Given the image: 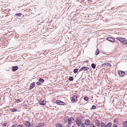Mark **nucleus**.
I'll return each instance as SVG.
<instances>
[{
	"mask_svg": "<svg viewBox=\"0 0 127 127\" xmlns=\"http://www.w3.org/2000/svg\"><path fill=\"white\" fill-rule=\"evenodd\" d=\"M116 39L122 43L124 45H126L127 44V40L125 38H123L121 37H118L116 38Z\"/></svg>",
	"mask_w": 127,
	"mask_h": 127,
	"instance_id": "1",
	"label": "nucleus"
},
{
	"mask_svg": "<svg viewBox=\"0 0 127 127\" xmlns=\"http://www.w3.org/2000/svg\"><path fill=\"white\" fill-rule=\"evenodd\" d=\"M77 97L76 95H71L70 97L71 100L73 102H75L77 101Z\"/></svg>",
	"mask_w": 127,
	"mask_h": 127,
	"instance_id": "2",
	"label": "nucleus"
},
{
	"mask_svg": "<svg viewBox=\"0 0 127 127\" xmlns=\"http://www.w3.org/2000/svg\"><path fill=\"white\" fill-rule=\"evenodd\" d=\"M39 103L41 105H45L46 104V101L45 100L41 98L39 101Z\"/></svg>",
	"mask_w": 127,
	"mask_h": 127,
	"instance_id": "3",
	"label": "nucleus"
},
{
	"mask_svg": "<svg viewBox=\"0 0 127 127\" xmlns=\"http://www.w3.org/2000/svg\"><path fill=\"white\" fill-rule=\"evenodd\" d=\"M56 103L58 105H65V103L63 101H62L59 100H57L56 101Z\"/></svg>",
	"mask_w": 127,
	"mask_h": 127,
	"instance_id": "4",
	"label": "nucleus"
},
{
	"mask_svg": "<svg viewBox=\"0 0 127 127\" xmlns=\"http://www.w3.org/2000/svg\"><path fill=\"white\" fill-rule=\"evenodd\" d=\"M106 66L111 67V64L109 63H105L102 64L101 65V66L102 67H105Z\"/></svg>",
	"mask_w": 127,
	"mask_h": 127,
	"instance_id": "5",
	"label": "nucleus"
},
{
	"mask_svg": "<svg viewBox=\"0 0 127 127\" xmlns=\"http://www.w3.org/2000/svg\"><path fill=\"white\" fill-rule=\"evenodd\" d=\"M75 123L77 125L79 126H80L81 123V120L80 119H76L75 120Z\"/></svg>",
	"mask_w": 127,
	"mask_h": 127,
	"instance_id": "6",
	"label": "nucleus"
},
{
	"mask_svg": "<svg viewBox=\"0 0 127 127\" xmlns=\"http://www.w3.org/2000/svg\"><path fill=\"white\" fill-rule=\"evenodd\" d=\"M125 72L122 70H120L118 72L119 75L121 77H122L125 74Z\"/></svg>",
	"mask_w": 127,
	"mask_h": 127,
	"instance_id": "7",
	"label": "nucleus"
},
{
	"mask_svg": "<svg viewBox=\"0 0 127 127\" xmlns=\"http://www.w3.org/2000/svg\"><path fill=\"white\" fill-rule=\"evenodd\" d=\"M107 40L112 42H115V40L114 39L112 38L108 37L107 38Z\"/></svg>",
	"mask_w": 127,
	"mask_h": 127,
	"instance_id": "8",
	"label": "nucleus"
},
{
	"mask_svg": "<svg viewBox=\"0 0 127 127\" xmlns=\"http://www.w3.org/2000/svg\"><path fill=\"white\" fill-rule=\"evenodd\" d=\"M18 68V66H12V70L14 72L17 70Z\"/></svg>",
	"mask_w": 127,
	"mask_h": 127,
	"instance_id": "9",
	"label": "nucleus"
},
{
	"mask_svg": "<svg viewBox=\"0 0 127 127\" xmlns=\"http://www.w3.org/2000/svg\"><path fill=\"white\" fill-rule=\"evenodd\" d=\"M35 85L34 82H33L31 83L30 86L29 88V90H31L33 88Z\"/></svg>",
	"mask_w": 127,
	"mask_h": 127,
	"instance_id": "10",
	"label": "nucleus"
},
{
	"mask_svg": "<svg viewBox=\"0 0 127 127\" xmlns=\"http://www.w3.org/2000/svg\"><path fill=\"white\" fill-rule=\"evenodd\" d=\"M73 119L72 117H70L68 119V124H71L72 122V120Z\"/></svg>",
	"mask_w": 127,
	"mask_h": 127,
	"instance_id": "11",
	"label": "nucleus"
},
{
	"mask_svg": "<svg viewBox=\"0 0 127 127\" xmlns=\"http://www.w3.org/2000/svg\"><path fill=\"white\" fill-rule=\"evenodd\" d=\"M85 122L86 125H88L90 123V121L89 120L87 119L85 120Z\"/></svg>",
	"mask_w": 127,
	"mask_h": 127,
	"instance_id": "12",
	"label": "nucleus"
},
{
	"mask_svg": "<svg viewBox=\"0 0 127 127\" xmlns=\"http://www.w3.org/2000/svg\"><path fill=\"white\" fill-rule=\"evenodd\" d=\"M95 124L96 126L97 127H99L100 126V122L98 120H96L95 121Z\"/></svg>",
	"mask_w": 127,
	"mask_h": 127,
	"instance_id": "13",
	"label": "nucleus"
},
{
	"mask_svg": "<svg viewBox=\"0 0 127 127\" xmlns=\"http://www.w3.org/2000/svg\"><path fill=\"white\" fill-rule=\"evenodd\" d=\"M44 124L42 123H40L38 124L36 127H42L44 125Z\"/></svg>",
	"mask_w": 127,
	"mask_h": 127,
	"instance_id": "14",
	"label": "nucleus"
},
{
	"mask_svg": "<svg viewBox=\"0 0 127 127\" xmlns=\"http://www.w3.org/2000/svg\"><path fill=\"white\" fill-rule=\"evenodd\" d=\"M123 126L124 127H127V121H125L123 122Z\"/></svg>",
	"mask_w": 127,
	"mask_h": 127,
	"instance_id": "15",
	"label": "nucleus"
},
{
	"mask_svg": "<svg viewBox=\"0 0 127 127\" xmlns=\"http://www.w3.org/2000/svg\"><path fill=\"white\" fill-rule=\"evenodd\" d=\"M112 124V123L111 122H108L106 125V127H111Z\"/></svg>",
	"mask_w": 127,
	"mask_h": 127,
	"instance_id": "16",
	"label": "nucleus"
},
{
	"mask_svg": "<svg viewBox=\"0 0 127 127\" xmlns=\"http://www.w3.org/2000/svg\"><path fill=\"white\" fill-rule=\"evenodd\" d=\"M25 125L27 127H29L30 125V124L28 121H26V122Z\"/></svg>",
	"mask_w": 127,
	"mask_h": 127,
	"instance_id": "17",
	"label": "nucleus"
},
{
	"mask_svg": "<svg viewBox=\"0 0 127 127\" xmlns=\"http://www.w3.org/2000/svg\"><path fill=\"white\" fill-rule=\"evenodd\" d=\"M82 68L83 69V70L84 71L87 70L89 69V68L88 67L83 66L82 67Z\"/></svg>",
	"mask_w": 127,
	"mask_h": 127,
	"instance_id": "18",
	"label": "nucleus"
},
{
	"mask_svg": "<svg viewBox=\"0 0 127 127\" xmlns=\"http://www.w3.org/2000/svg\"><path fill=\"white\" fill-rule=\"evenodd\" d=\"M56 127H63L62 125L60 123L56 124Z\"/></svg>",
	"mask_w": 127,
	"mask_h": 127,
	"instance_id": "19",
	"label": "nucleus"
},
{
	"mask_svg": "<svg viewBox=\"0 0 127 127\" xmlns=\"http://www.w3.org/2000/svg\"><path fill=\"white\" fill-rule=\"evenodd\" d=\"M100 125L101 127H106V125L103 122H102L101 123Z\"/></svg>",
	"mask_w": 127,
	"mask_h": 127,
	"instance_id": "20",
	"label": "nucleus"
},
{
	"mask_svg": "<svg viewBox=\"0 0 127 127\" xmlns=\"http://www.w3.org/2000/svg\"><path fill=\"white\" fill-rule=\"evenodd\" d=\"M91 66L93 69H95L96 67V65L94 63H93L91 64Z\"/></svg>",
	"mask_w": 127,
	"mask_h": 127,
	"instance_id": "21",
	"label": "nucleus"
},
{
	"mask_svg": "<svg viewBox=\"0 0 127 127\" xmlns=\"http://www.w3.org/2000/svg\"><path fill=\"white\" fill-rule=\"evenodd\" d=\"M38 81L41 83H43L44 82V80L42 78H40L38 80Z\"/></svg>",
	"mask_w": 127,
	"mask_h": 127,
	"instance_id": "22",
	"label": "nucleus"
},
{
	"mask_svg": "<svg viewBox=\"0 0 127 127\" xmlns=\"http://www.w3.org/2000/svg\"><path fill=\"white\" fill-rule=\"evenodd\" d=\"M22 15V14L21 13H16L15 14L14 16H16V17H20Z\"/></svg>",
	"mask_w": 127,
	"mask_h": 127,
	"instance_id": "23",
	"label": "nucleus"
},
{
	"mask_svg": "<svg viewBox=\"0 0 127 127\" xmlns=\"http://www.w3.org/2000/svg\"><path fill=\"white\" fill-rule=\"evenodd\" d=\"M99 53V51H98V49H96V51H95V55H98Z\"/></svg>",
	"mask_w": 127,
	"mask_h": 127,
	"instance_id": "24",
	"label": "nucleus"
},
{
	"mask_svg": "<svg viewBox=\"0 0 127 127\" xmlns=\"http://www.w3.org/2000/svg\"><path fill=\"white\" fill-rule=\"evenodd\" d=\"M73 80V77L72 76H70L69 78V80L70 81H72Z\"/></svg>",
	"mask_w": 127,
	"mask_h": 127,
	"instance_id": "25",
	"label": "nucleus"
},
{
	"mask_svg": "<svg viewBox=\"0 0 127 127\" xmlns=\"http://www.w3.org/2000/svg\"><path fill=\"white\" fill-rule=\"evenodd\" d=\"M68 117L67 116L64 119V122L65 123H67V120H68Z\"/></svg>",
	"mask_w": 127,
	"mask_h": 127,
	"instance_id": "26",
	"label": "nucleus"
},
{
	"mask_svg": "<svg viewBox=\"0 0 127 127\" xmlns=\"http://www.w3.org/2000/svg\"><path fill=\"white\" fill-rule=\"evenodd\" d=\"M11 111L13 112H15L17 111V109L15 108H12L11 109Z\"/></svg>",
	"mask_w": 127,
	"mask_h": 127,
	"instance_id": "27",
	"label": "nucleus"
},
{
	"mask_svg": "<svg viewBox=\"0 0 127 127\" xmlns=\"http://www.w3.org/2000/svg\"><path fill=\"white\" fill-rule=\"evenodd\" d=\"M78 69L77 68L74 69L73 70V72L74 73H76L77 72Z\"/></svg>",
	"mask_w": 127,
	"mask_h": 127,
	"instance_id": "28",
	"label": "nucleus"
},
{
	"mask_svg": "<svg viewBox=\"0 0 127 127\" xmlns=\"http://www.w3.org/2000/svg\"><path fill=\"white\" fill-rule=\"evenodd\" d=\"M15 100L16 101L17 103H19V102H21L22 101L21 99H15Z\"/></svg>",
	"mask_w": 127,
	"mask_h": 127,
	"instance_id": "29",
	"label": "nucleus"
},
{
	"mask_svg": "<svg viewBox=\"0 0 127 127\" xmlns=\"http://www.w3.org/2000/svg\"><path fill=\"white\" fill-rule=\"evenodd\" d=\"M96 108V107L95 106V105H92V107H91V109H90L91 110L92 109H95Z\"/></svg>",
	"mask_w": 127,
	"mask_h": 127,
	"instance_id": "30",
	"label": "nucleus"
},
{
	"mask_svg": "<svg viewBox=\"0 0 127 127\" xmlns=\"http://www.w3.org/2000/svg\"><path fill=\"white\" fill-rule=\"evenodd\" d=\"M36 85L38 86H40L41 85V82L38 81L36 83Z\"/></svg>",
	"mask_w": 127,
	"mask_h": 127,
	"instance_id": "31",
	"label": "nucleus"
},
{
	"mask_svg": "<svg viewBox=\"0 0 127 127\" xmlns=\"http://www.w3.org/2000/svg\"><path fill=\"white\" fill-rule=\"evenodd\" d=\"M84 99L85 100L87 101H88L89 100L88 98L87 97H85L84 98Z\"/></svg>",
	"mask_w": 127,
	"mask_h": 127,
	"instance_id": "32",
	"label": "nucleus"
},
{
	"mask_svg": "<svg viewBox=\"0 0 127 127\" xmlns=\"http://www.w3.org/2000/svg\"><path fill=\"white\" fill-rule=\"evenodd\" d=\"M80 127H85V125L84 123H82Z\"/></svg>",
	"mask_w": 127,
	"mask_h": 127,
	"instance_id": "33",
	"label": "nucleus"
},
{
	"mask_svg": "<svg viewBox=\"0 0 127 127\" xmlns=\"http://www.w3.org/2000/svg\"><path fill=\"white\" fill-rule=\"evenodd\" d=\"M17 126V124H13L11 127H16Z\"/></svg>",
	"mask_w": 127,
	"mask_h": 127,
	"instance_id": "34",
	"label": "nucleus"
},
{
	"mask_svg": "<svg viewBox=\"0 0 127 127\" xmlns=\"http://www.w3.org/2000/svg\"><path fill=\"white\" fill-rule=\"evenodd\" d=\"M118 121V119H116L114 120L113 122L115 123H116Z\"/></svg>",
	"mask_w": 127,
	"mask_h": 127,
	"instance_id": "35",
	"label": "nucleus"
},
{
	"mask_svg": "<svg viewBox=\"0 0 127 127\" xmlns=\"http://www.w3.org/2000/svg\"><path fill=\"white\" fill-rule=\"evenodd\" d=\"M17 127H23L22 125H17Z\"/></svg>",
	"mask_w": 127,
	"mask_h": 127,
	"instance_id": "36",
	"label": "nucleus"
},
{
	"mask_svg": "<svg viewBox=\"0 0 127 127\" xmlns=\"http://www.w3.org/2000/svg\"><path fill=\"white\" fill-rule=\"evenodd\" d=\"M6 124H7V123H3L2 126L3 127H5L6 126Z\"/></svg>",
	"mask_w": 127,
	"mask_h": 127,
	"instance_id": "37",
	"label": "nucleus"
},
{
	"mask_svg": "<svg viewBox=\"0 0 127 127\" xmlns=\"http://www.w3.org/2000/svg\"><path fill=\"white\" fill-rule=\"evenodd\" d=\"M94 126V124H90L89 126L90 127H92L93 126Z\"/></svg>",
	"mask_w": 127,
	"mask_h": 127,
	"instance_id": "38",
	"label": "nucleus"
},
{
	"mask_svg": "<svg viewBox=\"0 0 127 127\" xmlns=\"http://www.w3.org/2000/svg\"><path fill=\"white\" fill-rule=\"evenodd\" d=\"M113 127H118V126L116 124H114L113 125Z\"/></svg>",
	"mask_w": 127,
	"mask_h": 127,
	"instance_id": "39",
	"label": "nucleus"
},
{
	"mask_svg": "<svg viewBox=\"0 0 127 127\" xmlns=\"http://www.w3.org/2000/svg\"><path fill=\"white\" fill-rule=\"evenodd\" d=\"M83 70V69L82 67L79 69V72H80Z\"/></svg>",
	"mask_w": 127,
	"mask_h": 127,
	"instance_id": "40",
	"label": "nucleus"
},
{
	"mask_svg": "<svg viewBox=\"0 0 127 127\" xmlns=\"http://www.w3.org/2000/svg\"><path fill=\"white\" fill-rule=\"evenodd\" d=\"M29 126L30 127H33V125L32 124H31Z\"/></svg>",
	"mask_w": 127,
	"mask_h": 127,
	"instance_id": "41",
	"label": "nucleus"
},
{
	"mask_svg": "<svg viewBox=\"0 0 127 127\" xmlns=\"http://www.w3.org/2000/svg\"><path fill=\"white\" fill-rule=\"evenodd\" d=\"M70 126H71V124H68V125L67 126V127H69Z\"/></svg>",
	"mask_w": 127,
	"mask_h": 127,
	"instance_id": "42",
	"label": "nucleus"
},
{
	"mask_svg": "<svg viewBox=\"0 0 127 127\" xmlns=\"http://www.w3.org/2000/svg\"><path fill=\"white\" fill-rule=\"evenodd\" d=\"M81 119L80 120H82V119H83V117H80V118Z\"/></svg>",
	"mask_w": 127,
	"mask_h": 127,
	"instance_id": "43",
	"label": "nucleus"
},
{
	"mask_svg": "<svg viewBox=\"0 0 127 127\" xmlns=\"http://www.w3.org/2000/svg\"><path fill=\"white\" fill-rule=\"evenodd\" d=\"M86 62L88 63V60H86Z\"/></svg>",
	"mask_w": 127,
	"mask_h": 127,
	"instance_id": "44",
	"label": "nucleus"
},
{
	"mask_svg": "<svg viewBox=\"0 0 127 127\" xmlns=\"http://www.w3.org/2000/svg\"><path fill=\"white\" fill-rule=\"evenodd\" d=\"M92 127H96L95 126H93Z\"/></svg>",
	"mask_w": 127,
	"mask_h": 127,
	"instance_id": "45",
	"label": "nucleus"
},
{
	"mask_svg": "<svg viewBox=\"0 0 127 127\" xmlns=\"http://www.w3.org/2000/svg\"><path fill=\"white\" fill-rule=\"evenodd\" d=\"M71 127H75L74 126H72Z\"/></svg>",
	"mask_w": 127,
	"mask_h": 127,
	"instance_id": "46",
	"label": "nucleus"
},
{
	"mask_svg": "<svg viewBox=\"0 0 127 127\" xmlns=\"http://www.w3.org/2000/svg\"><path fill=\"white\" fill-rule=\"evenodd\" d=\"M26 106V105H24V106Z\"/></svg>",
	"mask_w": 127,
	"mask_h": 127,
	"instance_id": "47",
	"label": "nucleus"
},
{
	"mask_svg": "<svg viewBox=\"0 0 127 127\" xmlns=\"http://www.w3.org/2000/svg\"><path fill=\"white\" fill-rule=\"evenodd\" d=\"M25 105H26V106L27 105V104H26Z\"/></svg>",
	"mask_w": 127,
	"mask_h": 127,
	"instance_id": "48",
	"label": "nucleus"
}]
</instances>
